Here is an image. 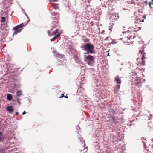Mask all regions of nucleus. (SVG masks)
<instances>
[{"label":"nucleus","instance_id":"obj_1","mask_svg":"<svg viewBox=\"0 0 153 153\" xmlns=\"http://www.w3.org/2000/svg\"><path fill=\"white\" fill-rule=\"evenodd\" d=\"M84 50L85 52L87 54L92 53L95 54V52L94 51V47L93 44L89 43H87L84 46Z\"/></svg>","mask_w":153,"mask_h":153},{"label":"nucleus","instance_id":"obj_2","mask_svg":"<svg viewBox=\"0 0 153 153\" xmlns=\"http://www.w3.org/2000/svg\"><path fill=\"white\" fill-rule=\"evenodd\" d=\"M131 85L133 88H140L142 85V82L140 77H137L136 78H134L133 77Z\"/></svg>","mask_w":153,"mask_h":153},{"label":"nucleus","instance_id":"obj_3","mask_svg":"<svg viewBox=\"0 0 153 153\" xmlns=\"http://www.w3.org/2000/svg\"><path fill=\"white\" fill-rule=\"evenodd\" d=\"M84 60L85 62L90 66H93L94 63V57L90 54L86 55V54L84 53Z\"/></svg>","mask_w":153,"mask_h":153},{"label":"nucleus","instance_id":"obj_4","mask_svg":"<svg viewBox=\"0 0 153 153\" xmlns=\"http://www.w3.org/2000/svg\"><path fill=\"white\" fill-rule=\"evenodd\" d=\"M24 26V24L22 23L14 27L13 29L15 31L13 33V36L16 35L18 33L21 32L23 29V27Z\"/></svg>","mask_w":153,"mask_h":153},{"label":"nucleus","instance_id":"obj_5","mask_svg":"<svg viewBox=\"0 0 153 153\" xmlns=\"http://www.w3.org/2000/svg\"><path fill=\"white\" fill-rule=\"evenodd\" d=\"M53 28L51 29V30H49L48 33L49 36H50V37H51L52 36H54L52 37V38H55L56 37H59L61 33H59L58 32V29H56L55 31H52Z\"/></svg>","mask_w":153,"mask_h":153},{"label":"nucleus","instance_id":"obj_6","mask_svg":"<svg viewBox=\"0 0 153 153\" xmlns=\"http://www.w3.org/2000/svg\"><path fill=\"white\" fill-rule=\"evenodd\" d=\"M124 39H120L121 41H122L123 42L125 43H127V45H130L131 44H132L133 42V41H131V39H126V41L123 40ZM119 39H118V40H119Z\"/></svg>","mask_w":153,"mask_h":153},{"label":"nucleus","instance_id":"obj_7","mask_svg":"<svg viewBox=\"0 0 153 153\" xmlns=\"http://www.w3.org/2000/svg\"><path fill=\"white\" fill-rule=\"evenodd\" d=\"M6 110L9 112L10 113L13 112L14 111L13 107L11 106H7L6 108Z\"/></svg>","mask_w":153,"mask_h":153},{"label":"nucleus","instance_id":"obj_8","mask_svg":"<svg viewBox=\"0 0 153 153\" xmlns=\"http://www.w3.org/2000/svg\"><path fill=\"white\" fill-rule=\"evenodd\" d=\"M115 80L117 82V83L120 84L121 83V80L119 78V76H116L115 77Z\"/></svg>","mask_w":153,"mask_h":153},{"label":"nucleus","instance_id":"obj_9","mask_svg":"<svg viewBox=\"0 0 153 153\" xmlns=\"http://www.w3.org/2000/svg\"><path fill=\"white\" fill-rule=\"evenodd\" d=\"M5 139L4 134L0 131V142H2Z\"/></svg>","mask_w":153,"mask_h":153},{"label":"nucleus","instance_id":"obj_10","mask_svg":"<svg viewBox=\"0 0 153 153\" xmlns=\"http://www.w3.org/2000/svg\"><path fill=\"white\" fill-rule=\"evenodd\" d=\"M7 99L9 101H10L12 99V95L10 94H8L7 96Z\"/></svg>","mask_w":153,"mask_h":153},{"label":"nucleus","instance_id":"obj_11","mask_svg":"<svg viewBox=\"0 0 153 153\" xmlns=\"http://www.w3.org/2000/svg\"><path fill=\"white\" fill-rule=\"evenodd\" d=\"M0 153H5L4 146L1 145H0Z\"/></svg>","mask_w":153,"mask_h":153},{"label":"nucleus","instance_id":"obj_12","mask_svg":"<svg viewBox=\"0 0 153 153\" xmlns=\"http://www.w3.org/2000/svg\"><path fill=\"white\" fill-rule=\"evenodd\" d=\"M59 12H55L54 11L51 12V14L53 16H55L56 17H54L55 18H56V17H58L59 16Z\"/></svg>","mask_w":153,"mask_h":153},{"label":"nucleus","instance_id":"obj_13","mask_svg":"<svg viewBox=\"0 0 153 153\" xmlns=\"http://www.w3.org/2000/svg\"><path fill=\"white\" fill-rule=\"evenodd\" d=\"M16 95L15 96L16 98H17L18 96L22 95V91L21 90H18L16 92Z\"/></svg>","mask_w":153,"mask_h":153},{"label":"nucleus","instance_id":"obj_14","mask_svg":"<svg viewBox=\"0 0 153 153\" xmlns=\"http://www.w3.org/2000/svg\"><path fill=\"white\" fill-rule=\"evenodd\" d=\"M131 76L133 79V77L134 78H136L137 76V73L135 72H132L130 74Z\"/></svg>","mask_w":153,"mask_h":153},{"label":"nucleus","instance_id":"obj_15","mask_svg":"<svg viewBox=\"0 0 153 153\" xmlns=\"http://www.w3.org/2000/svg\"><path fill=\"white\" fill-rule=\"evenodd\" d=\"M21 100V99H19V98H17L16 100H13V102H16V101L17 100V101L18 103V104L19 105H21V102L20 101Z\"/></svg>","mask_w":153,"mask_h":153},{"label":"nucleus","instance_id":"obj_16","mask_svg":"<svg viewBox=\"0 0 153 153\" xmlns=\"http://www.w3.org/2000/svg\"><path fill=\"white\" fill-rule=\"evenodd\" d=\"M58 4L54 3L53 4V8L55 9L56 10L58 8Z\"/></svg>","mask_w":153,"mask_h":153},{"label":"nucleus","instance_id":"obj_17","mask_svg":"<svg viewBox=\"0 0 153 153\" xmlns=\"http://www.w3.org/2000/svg\"><path fill=\"white\" fill-rule=\"evenodd\" d=\"M146 54V53H144V54H142V56L141 59H142V62H143V65L144 64V59H145V54Z\"/></svg>","mask_w":153,"mask_h":153},{"label":"nucleus","instance_id":"obj_18","mask_svg":"<svg viewBox=\"0 0 153 153\" xmlns=\"http://www.w3.org/2000/svg\"><path fill=\"white\" fill-rule=\"evenodd\" d=\"M56 56L57 57H58V58H62L63 56H64V55L59 53H57Z\"/></svg>","mask_w":153,"mask_h":153},{"label":"nucleus","instance_id":"obj_19","mask_svg":"<svg viewBox=\"0 0 153 153\" xmlns=\"http://www.w3.org/2000/svg\"><path fill=\"white\" fill-rule=\"evenodd\" d=\"M76 63H78L80 64H83V62H82L80 61L78 58L76 59Z\"/></svg>","mask_w":153,"mask_h":153},{"label":"nucleus","instance_id":"obj_20","mask_svg":"<svg viewBox=\"0 0 153 153\" xmlns=\"http://www.w3.org/2000/svg\"><path fill=\"white\" fill-rule=\"evenodd\" d=\"M6 21L5 18L4 17H1V21L2 22H4Z\"/></svg>","mask_w":153,"mask_h":153},{"label":"nucleus","instance_id":"obj_21","mask_svg":"<svg viewBox=\"0 0 153 153\" xmlns=\"http://www.w3.org/2000/svg\"><path fill=\"white\" fill-rule=\"evenodd\" d=\"M76 129L77 130L79 131H80V132H81L80 130H81V129L77 125L76 126Z\"/></svg>","mask_w":153,"mask_h":153},{"label":"nucleus","instance_id":"obj_22","mask_svg":"<svg viewBox=\"0 0 153 153\" xmlns=\"http://www.w3.org/2000/svg\"><path fill=\"white\" fill-rule=\"evenodd\" d=\"M120 85L119 84H118L116 85L115 86V88H116L117 89H118L119 90L120 88Z\"/></svg>","mask_w":153,"mask_h":153},{"label":"nucleus","instance_id":"obj_23","mask_svg":"<svg viewBox=\"0 0 153 153\" xmlns=\"http://www.w3.org/2000/svg\"><path fill=\"white\" fill-rule=\"evenodd\" d=\"M99 141L98 140H96V141L94 142V145H96L97 144H99Z\"/></svg>","mask_w":153,"mask_h":153},{"label":"nucleus","instance_id":"obj_24","mask_svg":"<svg viewBox=\"0 0 153 153\" xmlns=\"http://www.w3.org/2000/svg\"><path fill=\"white\" fill-rule=\"evenodd\" d=\"M117 40H115L114 39L113 40L112 39V42H111L112 44H115L117 42L116 41Z\"/></svg>","mask_w":153,"mask_h":153},{"label":"nucleus","instance_id":"obj_25","mask_svg":"<svg viewBox=\"0 0 153 153\" xmlns=\"http://www.w3.org/2000/svg\"><path fill=\"white\" fill-rule=\"evenodd\" d=\"M95 148L97 150L98 149H99L100 146H99V145L98 144H97L96 145H95Z\"/></svg>","mask_w":153,"mask_h":153},{"label":"nucleus","instance_id":"obj_26","mask_svg":"<svg viewBox=\"0 0 153 153\" xmlns=\"http://www.w3.org/2000/svg\"><path fill=\"white\" fill-rule=\"evenodd\" d=\"M5 39H1L0 40V42L1 43H3V42H4V41L5 40Z\"/></svg>","mask_w":153,"mask_h":153},{"label":"nucleus","instance_id":"obj_27","mask_svg":"<svg viewBox=\"0 0 153 153\" xmlns=\"http://www.w3.org/2000/svg\"><path fill=\"white\" fill-rule=\"evenodd\" d=\"M130 32L129 30H128L127 31H123L122 32L123 34L124 35V34H126V33H129Z\"/></svg>","mask_w":153,"mask_h":153},{"label":"nucleus","instance_id":"obj_28","mask_svg":"<svg viewBox=\"0 0 153 153\" xmlns=\"http://www.w3.org/2000/svg\"><path fill=\"white\" fill-rule=\"evenodd\" d=\"M139 51L140 53L141 54H143L144 53V49H143L142 50H140Z\"/></svg>","mask_w":153,"mask_h":153},{"label":"nucleus","instance_id":"obj_29","mask_svg":"<svg viewBox=\"0 0 153 153\" xmlns=\"http://www.w3.org/2000/svg\"><path fill=\"white\" fill-rule=\"evenodd\" d=\"M114 91L116 93H117L119 91V89H117V88L115 87L114 88Z\"/></svg>","mask_w":153,"mask_h":153},{"label":"nucleus","instance_id":"obj_30","mask_svg":"<svg viewBox=\"0 0 153 153\" xmlns=\"http://www.w3.org/2000/svg\"><path fill=\"white\" fill-rule=\"evenodd\" d=\"M24 13L25 14V16H26L29 19H28V22L29 21H30V19H29V18L28 17V15H27V14L25 13V12H24Z\"/></svg>","mask_w":153,"mask_h":153},{"label":"nucleus","instance_id":"obj_31","mask_svg":"<svg viewBox=\"0 0 153 153\" xmlns=\"http://www.w3.org/2000/svg\"><path fill=\"white\" fill-rule=\"evenodd\" d=\"M64 97V94H62L59 97V98H62L63 97Z\"/></svg>","mask_w":153,"mask_h":153},{"label":"nucleus","instance_id":"obj_32","mask_svg":"<svg viewBox=\"0 0 153 153\" xmlns=\"http://www.w3.org/2000/svg\"><path fill=\"white\" fill-rule=\"evenodd\" d=\"M152 4V2H149V5L150 7H151V5Z\"/></svg>","mask_w":153,"mask_h":153},{"label":"nucleus","instance_id":"obj_33","mask_svg":"<svg viewBox=\"0 0 153 153\" xmlns=\"http://www.w3.org/2000/svg\"><path fill=\"white\" fill-rule=\"evenodd\" d=\"M26 114V112L25 111H24L22 113V115H24Z\"/></svg>","mask_w":153,"mask_h":153},{"label":"nucleus","instance_id":"obj_34","mask_svg":"<svg viewBox=\"0 0 153 153\" xmlns=\"http://www.w3.org/2000/svg\"><path fill=\"white\" fill-rule=\"evenodd\" d=\"M115 15H116L117 16V18H116V19H119V17L118 14H116Z\"/></svg>","mask_w":153,"mask_h":153},{"label":"nucleus","instance_id":"obj_35","mask_svg":"<svg viewBox=\"0 0 153 153\" xmlns=\"http://www.w3.org/2000/svg\"><path fill=\"white\" fill-rule=\"evenodd\" d=\"M51 0H49L50 1ZM53 2H57L58 1V0H52Z\"/></svg>","mask_w":153,"mask_h":153},{"label":"nucleus","instance_id":"obj_36","mask_svg":"<svg viewBox=\"0 0 153 153\" xmlns=\"http://www.w3.org/2000/svg\"><path fill=\"white\" fill-rule=\"evenodd\" d=\"M90 24L91 25L93 26V22H90Z\"/></svg>","mask_w":153,"mask_h":153},{"label":"nucleus","instance_id":"obj_37","mask_svg":"<svg viewBox=\"0 0 153 153\" xmlns=\"http://www.w3.org/2000/svg\"><path fill=\"white\" fill-rule=\"evenodd\" d=\"M56 39H51V42L54 41Z\"/></svg>","mask_w":153,"mask_h":153},{"label":"nucleus","instance_id":"obj_38","mask_svg":"<svg viewBox=\"0 0 153 153\" xmlns=\"http://www.w3.org/2000/svg\"><path fill=\"white\" fill-rule=\"evenodd\" d=\"M143 18L144 19H146V15H144V16H143Z\"/></svg>","mask_w":153,"mask_h":153},{"label":"nucleus","instance_id":"obj_39","mask_svg":"<svg viewBox=\"0 0 153 153\" xmlns=\"http://www.w3.org/2000/svg\"><path fill=\"white\" fill-rule=\"evenodd\" d=\"M128 63H129V64L131 66V65H132L131 64H131V62H129Z\"/></svg>","mask_w":153,"mask_h":153},{"label":"nucleus","instance_id":"obj_40","mask_svg":"<svg viewBox=\"0 0 153 153\" xmlns=\"http://www.w3.org/2000/svg\"><path fill=\"white\" fill-rule=\"evenodd\" d=\"M58 61L59 62H60L61 63H62V61H61V60H58Z\"/></svg>","mask_w":153,"mask_h":153},{"label":"nucleus","instance_id":"obj_41","mask_svg":"<svg viewBox=\"0 0 153 153\" xmlns=\"http://www.w3.org/2000/svg\"><path fill=\"white\" fill-rule=\"evenodd\" d=\"M64 97H65V98H68V97L67 96V95H66L65 96H64Z\"/></svg>","mask_w":153,"mask_h":153},{"label":"nucleus","instance_id":"obj_42","mask_svg":"<svg viewBox=\"0 0 153 153\" xmlns=\"http://www.w3.org/2000/svg\"><path fill=\"white\" fill-rule=\"evenodd\" d=\"M142 140H146V139L145 138H144V137H143V138H142Z\"/></svg>","mask_w":153,"mask_h":153},{"label":"nucleus","instance_id":"obj_43","mask_svg":"<svg viewBox=\"0 0 153 153\" xmlns=\"http://www.w3.org/2000/svg\"><path fill=\"white\" fill-rule=\"evenodd\" d=\"M16 115H18L19 114V113L17 112H16Z\"/></svg>","mask_w":153,"mask_h":153},{"label":"nucleus","instance_id":"obj_44","mask_svg":"<svg viewBox=\"0 0 153 153\" xmlns=\"http://www.w3.org/2000/svg\"><path fill=\"white\" fill-rule=\"evenodd\" d=\"M6 0H4V1H6ZM13 0H7V1H13ZM4 1V0L3 1Z\"/></svg>","mask_w":153,"mask_h":153},{"label":"nucleus","instance_id":"obj_45","mask_svg":"<svg viewBox=\"0 0 153 153\" xmlns=\"http://www.w3.org/2000/svg\"><path fill=\"white\" fill-rule=\"evenodd\" d=\"M131 37L130 36L129 37H127V38H129V39H130V38H131Z\"/></svg>","mask_w":153,"mask_h":153},{"label":"nucleus","instance_id":"obj_46","mask_svg":"<svg viewBox=\"0 0 153 153\" xmlns=\"http://www.w3.org/2000/svg\"><path fill=\"white\" fill-rule=\"evenodd\" d=\"M81 68H82L83 67H84V65H83V66L81 65Z\"/></svg>","mask_w":153,"mask_h":153},{"label":"nucleus","instance_id":"obj_47","mask_svg":"<svg viewBox=\"0 0 153 153\" xmlns=\"http://www.w3.org/2000/svg\"><path fill=\"white\" fill-rule=\"evenodd\" d=\"M104 32V30H103V31H102V32H101V34H103V32Z\"/></svg>","mask_w":153,"mask_h":153},{"label":"nucleus","instance_id":"obj_48","mask_svg":"<svg viewBox=\"0 0 153 153\" xmlns=\"http://www.w3.org/2000/svg\"><path fill=\"white\" fill-rule=\"evenodd\" d=\"M144 19H143L141 21V22H144Z\"/></svg>","mask_w":153,"mask_h":153},{"label":"nucleus","instance_id":"obj_49","mask_svg":"<svg viewBox=\"0 0 153 153\" xmlns=\"http://www.w3.org/2000/svg\"><path fill=\"white\" fill-rule=\"evenodd\" d=\"M53 52L54 53H56V52L55 51V50H53Z\"/></svg>","mask_w":153,"mask_h":153},{"label":"nucleus","instance_id":"obj_50","mask_svg":"<svg viewBox=\"0 0 153 153\" xmlns=\"http://www.w3.org/2000/svg\"><path fill=\"white\" fill-rule=\"evenodd\" d=\"M109 29L110 30H111V29L110 28V26L109 27Z\"/></svg>","mask_w":153,"mask_h":153},{"label":"nucleus","instance_id":"obj_51","mask_svg":"<svg viewBox=\"0 0 153 153\" xmlns=\"http://www.w3.org/2000/svg\"><path fill=\"white\" fill-rule=\"evenodd\" d=\"M28 101L30 102V101L31 100L30 99H28Z\"/></svg>","mask_w":153,"mask_h":153},{"label":"nucleus","instance_id":"obj_52","mask_svg":"<svg viewBox=\"0 0 153 153\" xmlns=\"http://www.w3.org/2000/svg\"><path fill=\"white\" fill-rule=\"evenodd\" d=\"M151 2H152V4H153V0H152V1Z\"/></svg>","mask_w":153,"mask_h":153},{"label":"nucleus","instance_id":"obj_53","mask_svg":"<svg viewBox=\"0 0 153 153\" xmlns=\"http://www.w3.org/2000/svg\"><path fill=\"white\" fill-rule=\"evenodd\" d=\"M135 37V36H134L133 37V39H134Z\"/></svg>","mask_w":153,"mask_h":153},{"label":"nucleus","instance_id":"obj_54","mask_svg":"<svg viewBox=\"0 0 153 153\" xmlns=\"http://www.w3.org/2000/svg\"><path fill=\"white\" fill-rule=\"evenodd\" d=\"M132 125V124H130V125H129V126H131V125Z\"/></svg>","mask_w":153,"mask_h":153},{"label":"nucleus","instance_id":"obj_55","mask_svg":"<svg viewBox=\"0 0 153 153\" xmlns=\"http://www.w3.org/2000/svg\"><path fill=\"white\" fill-rule=\"evenodd\" d=\"M22 10H23V11H25V10L24 9H22Z\"/></svg>","mask_w":153,"mask_h":153},{"label":"nucleus","instance_id":"obj_56","mask_svg":"<svg viewBox=\"0 0 153 153\" xmlns=\"http://www.w3.org/2000/svg\"><path fill=\"white\" fill-rule=\"evenodd\" d=\"M108 56H109V53H108Z\"/></svg>","mask_w":153,"mask_h":153},{"label":"nucleus","instance_id":"obj_57","mask_svg":"<svg viewBox=\"0 0 153 153\" xmlns=\"http://www.w3.org/2000/svg\"><path fill=\"white\" fill-rule=\"evenodd\" d=\"M12 39H11L10 41H12Z\"/></svg>","mask_w":153,"mask_h":153},{"label":"nucleus","instance_id":"obj_58","mask_svg":"<svg viewBox=\"0 0 153 153\" xmlns=\"http://www.w3.org/2000/svg\"><path fill=\"white\" fill-rule=\"evenodd\" d=\"M85 2H86V1H85ZM86 2H85V4H86Z\"/></svg>","mask_w":153,"mask_h":153},{"label":"nucleus","instance_id":"obj_59","mask_svg":"<svg viewBox=\"0 0 153 153\" xmlns=\"http://www.w3.org/2000/svg\"><path fill=\"white\" fill-rule=\"evenodd\" d=\"M106 38L107 39V38H108V37H107Z\"/></svg>","mask_w":153,"mask_h":153},{"label":"nucleus","instance_id":"obj_60","mask_svg":"<svg viewBox=\"0 0 153 153\" xmlns=\"http://www.w3.org/2000/svg\"><path fill=\"white\" fill-rule=\"evenodd\" d=\"M115 17H116V16H115Z\"/></svg>","mask_w":153,"mask_h":153},{"label":"nucleus","instance_id":"obj_61","mask_svg":"<svg viewBox=\"0 0 153 153\" xmlns=\"http://www.w3.org/2000/svg\"><path fill=\"white\" fill-rule=\"evenodd\" d=\"M106 39V40H107V39Z\"/></svg>","mask_w":153,"mask_h":153},{"label":"nucleus","instance_id":"obj_62","mask_svg":"<svg viewBox=\"0 0 153 153\" xmlns=\"http://www.w3.org/2000/svg\"><path fill=\"white\" fill-rule=\"evenodd\" d=\"M3 4H4V2L3 1Z\"/></svg>","mask_w":153,"mask_h":153},{"label":"nucleus","instance_id":"obj_63","mask_svg":"<svg viewBox=\"0 0 153 153\" xmlns=\"http://www.w3.org/2000/svg\"><path fill=\"white\" fill-rule=\"evenodd\" d=\"M152 141H153V140H152Z\"/></svg>","mask_w":153,"mask_h":153},{"label":"nucleus","instance_id":"obj_64","mask_svg":"<svg viewBox=\"0 0 153 153\" xmlns=\"http://www.w3.org/2000/svg\"><path fill=\"white\" fill-rule=\"evenodd\" d=\"M107 153H109V152H108Z\"/></svg>","mask_w":153,"mask_h":153}]
</instances>
